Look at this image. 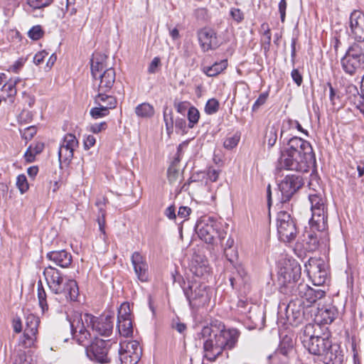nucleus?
Here are the masks:
<instances>
[{
	"mask_svg": "<svg viewBox=\"0 0 364 364\" xmlns=\"http://www.w3.org/2000/svg\"><path fill=\"white\" fill-rule=\"evenodd\" d=\"M71 333L79 344L91 338L90 330L98 335L109 336L114 327V317L110 316L95 317L89 314L75 315L70 321Z\"/></svg>",
	"mask_w": 364,
	"mask_h": 364,
	"instance_id": "obj_1",
	"label": "nucleus"
},
{
	"mask_svg": "<svg viewBox=\"0 0 364 364\" xmlns=\"http://www.w3.org/2000/svg\"><path fill=\"white\" fill-rule=\"evenodd\" d=\"M43 275L52 293L67 301H76L79 289L75 280L64 277L58 269L50 265L44 269Z\"/></svg>",
	"mask_w": 364,
	"mask_h": 364,
	"instance_id": "obj_2",
	"label": "nucleus"
},
{
	"mask_svg": "<svg viewBox=\"0 0 364 364\" xmlns=\"http://www.w3.org/2000/svg\"><path fill=\"white\" fill-rule=\"evenodd\" d=\"M107 58L106 55L97 53L93 55L91 60L92 75L100 93L109 91L115 82V70L112 68H107L105 63Z\"/></svg>",
	"mask_w": 364,
	"mask_h": 364,
	"instance_id": "obj_3",
	"label": "nucleus"
},
{
	"mask_svg": "<svg viewBox=\"0 0 364 364\" xmlns=\"http://www.w3.org/2000/svg\"><path fill=\"white\" fill-rule=\"evenodd\" d=\"M219 326V329L209 331V335L212 333L216 339L215 345L208 343L206 346L214 355L220 357L224 351L230 350L236 346L240 333L236 328H226L221 321Z\"/></svg>",
	"mask_w": 364,
	"mask_h": 364,
	"instance_id": "obj_4",
	"label": "nucleus"
},
{
	"mask_svg": "<svg viewBox=\"0 0 364 364\" xmlns=\"http://www.w3.org/2000/svg\"><path fill=\"white\" fill-rule=\"evenodd\" d=\"M299 338L304 347L315 355L322 356L332 343L328 337L315 336V325L312 323H308L302 328Z\"/></svg>",
	"mask_w": 364,
	"mask_h": 364,
	"instance_id": "obj_5",
	"label": "nucleus"
},
{
	"mask_svg": "<svg viewBox=\"0 0 364 364\" xmlns=\"http://www.w3.org/2000/svg\"><path fill=\"white\" fill-rule=\"evenodd\" d=\"M309 200L311 204V218L309 225L323 230L328 228V208L323 191L310 193Z\"/></svg>",
	"mask_w": 364,
	"mask_h": 364,
	"instance_id": "obj_6",
	"label": "nucleus"
},
{
	"mask_svg": "<svg viewBox=\"0 0 364 364\" xmlns=\"http://www.w3.org/2000/svg\"><path fill=\"white\" fill-rule=\"evenodd\" d=\"M279 279L282 287L281 290L286 294H290L297 287L301 277V267L295 260L285 261L279 271Z\"/></svg>",
	"mask_w": 364,
	"mask_h": 364,
	"instance_id": "obj_7",
	"label": "nucleus"
},
{
	"mask_svg": "<svg viewBox=\"0 0 364 364\" xmlns=\"http://www.w3.org/2000/svg\"><path fill=\"white\" fill-rule=\"evenodd\" d=\"M220 223L213 218L204 216L197 222L196 232L200 240L211 244L216 235L220 240L225 239L226 232L220 230Z\"/></svg>",
	"mask_w": 364,
	"mask_h": 364,
	"instance_id": "obj_8",
	"label": "nucleus"
},
{
	"mask_svg": "<svg viewBox=\"0 0 364 364\" xmlns=\"http://www.w3.org/2000/svg\"><path fill=\"white\" fill-rule=\"evenodd\" d=\"M362 48L361 41H355L348 47L341 58V67L346 74L353 75L358 68H364Z\"/></svg>",
	"mask_w": 364,
	"mask_h": 364,
	"instance_id": "obj_9",
	"label": "nucleus"
},
{
	"mask_svg": "<svg viewBox=\"0 0 364 364\" xmlns=\"http://www.w3.org/2000/svg\"><path fill=\"white\" fill-rule=\"evenodd\" d=\"M277 228L279 238L284 242L294 240L297 235V228L295 221L289 213L280 211L277 217Z\"/></svg>",
	"mask_w": 364,
	"mask_h": 364,
	"instance_id": "obj_10",
	"label": "nucleus"
},
{
	"mask_svg": "<svg viewBox=\"0 0 364 364\" xmlns=\"http://www.w3.org/2000/svg\"><path fill=\"white\" fill-rule=\"evenodd\" d=\"M112 343L111 340L96 338L87 348V355L90 360L97 363H109L110 358L108 354Z\"/></svg>",
	"mask_w": 364,
	"mask_h": 364,
	"instance_id": "obj_11",
	"label": "nucleus"
},
{
	"mask_svg": "<svg viewBox=\"0 0 364 364\" xmlns=\"http://www.w3.org/2000/svg\"><path fill=\"white\" fill-rule=\"evenodd\" d=\"M120 364H138L142 350L136 341H124L119 343L118 349Z\"/></svg>",
	"mask_w": 364,
	"mask_h": 364,
	"instance_id": "obj_12",
	"label": "nucleus"
},
{
	"mask_svg": "<svg viewBox=\"0 0 364 364\" xmlns=\"http://www.w3.org/2000/svg\"><path fill=\"white\" fill-rule=\"evenodd\" d=\"M305 267L314 285L322 286L328 280L326 265L323 259L311 257L305 264Z\"/></svg>",
	"mask_w": 364,
	"mask_h": 364,
	"instance_id": "obj_13",
	"label": "nucleus"
},
{
	"mask_svg": "<svg viewBox=\"0 0 364 364\" xmlns=\"http://www.w3.org/2000/svg\"><path fill=\"white\" fill-rule=\"evenodd\" d=\"M183 292L191 306H200L210 300L206 286L197 282H189L188 287L183 288Z\"/></svg>",
	"mask_w": 364,
	"mask_h": 364,
	"instance_id": "obj_14",
	"label": "nucleus"
},
{
	"mask_svg": "<svg viewBox=\"0 0 364 364\" xmlns=\"http://www.w3.org/2000/svg\"><path fill=\"white\" fill-rule=\"evenodd\" d=\"M288 145L289 146V156H299L303 159H315L313 149L309 142L300 137L291 138Z\"/></svg>",
	"mask_w": 364,
	"mask_h": 364,
	"instance_id": "obj_15",
	"label": "nucleus"
},
{
	"mask_svg": "<svg viewBox=\"0 0 364 364\" xmlns=\"http://www.w3.org/2000/svg\"><path fill=\"white\" fill-rule=\"evenodd\" d=\"M304 185L303 179L296 175H287L279 183V189L282 193V203L289 201L293 195Z\"/></svg>",
	"mask_w": 364,
	"mask_h": 364,
	"instance_id": "obj_16",
	"label": "nucleus"
},
{
	"mask_svg": "<svg viewBox=\"0 0 364 364\" xmlns=\"http://www.w3.org/2000/svg\"><path fill=\"white\" fill-rule=\"evenodd\" d=\"M220 321H212L209 325L204 326L200 333V338L203 340V360H206L208 362L213 363L215 362L218 358L219 355H214V353L209 350V349L207 348L206 345L208 343H210L213 345L215 343V338L213 336V333L210 334L209 336V331H211V330H215L219 329Z\"/></svg>",
	"mask_w": 364,
	"mask_h": 364,
	"instance_id": "obj_17",
	"label": "nucleus"
},
{
	"mask_svg": "<svg viewBox=\"0 0 364 364\" xmlns=\"http://www.w3.org/2000/svg\"><path fill=\"white\" fill-rule=\"evenodd\" d=\"M290 294L301 297L308 303V305H311L323 298L326 291L321 289H313L304 282H299Z\"/></svg>",
	"mask_w": 364,
	"mask_h": 364,
	"instance_id": "obj_18",
	"label": "nucleus"
},
{
	"mask_svg": "<svg viewBox=\"0 0 364 364\" xmlns=\"http://www.w3.org/2000/svg\"><path fill=\"white\" fill-rule=\"evenodd\" d=\"M117 326L121 336L124 337L132 336L133 326L131 319L129 305L128 303L122 304L118 310Z\"/></svg>",
	"mask_w": 364,
	"mask_h": 364,
	"instance_id": "obj_19",
	"label": "nucleus"
},
{
	"mask_svg": "<svg viewBox=\"0 0 364 364\" xmlns=\"http://www.w3.org/2000/svg\"><path fill=\"white\" fill-rule=\"evenodd\" d=\"M311 233L309 234L306 243V249L314 252L318 249L321 245H326L329 241L328 228L321 230L310 225Z\"/></svg>",
	"mask_w": 364,
	"mask_h": 364,
	"instance_id": "obj_20",
	"label": "nucleus"
},
{
	"mask_svg": "<svg viewBox=\"0 0 364 364\" xmlns=\"http://www.w3.org/2000/svg\"><path fill=\"white\" fill-rule=\"evenodd\" d=\"M200 46L203 52L215 50L219 46L216 32L210 28H204L198 32Z\"/></svg>",
	"mask_w": 364,
	"mask_h": 364,
	"instance_id": "obj_21",
	"label": "nucleus"
},
{
	"mask_svg": "<svg viewBox=\"0 0 364 364\" xmlns=\"http://www.w3.org/2000/svg\"><path fill=\"white\" fill-rule=\"evenodd\" d=\"M350 29L352 37L356 41H364V14L353 11L350 16Z\"/></svg>",
	"mask_w": 364,
	"mask_h": 364,
	"instance_id": "obj_22",
	"label": "nucleus"
},
{
	"mask_svg": "<svg viewBox=\"0 0 364 364\" xmlns=\"http://www.w3.org/2000/svg\"><path fill=\"white\" fill-rule=\"evenodd\" d=\"M131 262L138 279L142 282H147L149 265L145 257L140 252H134L131 257Z\"/></svg>",
	"mask_w": 364,
	"mask_h": 364,
	"instance_id": "obj_23",
	"label": "nucleus"
},
{
	"mask_svg": "<svg viewBox=\"0 0 364 364\" xmlns=\"http://www.w3.org/2000/svg\"><path fill=\"white\" fill-rule=\"evenodd\" d=\"M316 161H279L276 166V172L282 170L296 171L306 173L315 164Z\"/></svg>",
	"mask_w": 364,
	"mask_h": 364,
	"instance_id": "obj_24",
	"label": "nucleus"
},
{
	"mask_svg": "<svg viewBox=\"0 0 364 364\" xmlns=\"http://www.w3.org/2000/svg\"><path fill=\"white\" fill-rule=\"evenodd\" d=\"M77 145L78 141L75 135L72 134H66L58 149L59 159H71L73 158L74 151Z\"/></svg>",
	"mask_w": 364,
	"mask_h": 364,
	"instance_id": "obj_25",
	"label": "nucleus"
},
{
	"mask_svg": "<svg viewBox=\"0 0 364 364\" xmlns=\"http://www.w3.org/2000/svg\"><path fill=\"white\" fill-rule=\"evenodd\" d=\"M46 258L62 268L68 267L73 261L71 254L65 250L49 252Z\"/></svg>",
	"mask_w": 364,
	"mask_h": 364,
	"instance_id": "obj_26",
	"label": "nucleus"
},
{
	"mask_svg": "<svg viewBox=\"0 0 364 364\" xmlns=\"http://www.w3.org/2000/svg\"><path fill=\"white\" fill-rule=\"evenodd\" d=\"M323 360L326 364H341L343 361L344 355L339 345L332 343L328 347L323 355Z\"/></svg>",
	"mask_w": 364,
	"mask_h": 364,
	"instance_id": "obj_27",
	"label": "nucleus"
},
{
	"mask_svg": "<svg viewBox=\"0 0 364 364\" xmlns=\"http://www.w3.org/2000/svg\"><path fill=\"white\" fill-rule=\"evenodd\" d=\"M181 161H172L167 171V177L170 183L175 184L183 180V171L185 165Z\"/></svg>",
	"mask_w": 364,
	"mask_h": 364,
	"instance_id": "obj_28",
	"label": "nucleus"
},
{
	"mask_svg": "<svg viewBox=\"0 0 364 364\" xmlns=\"http://www.w3.org/2000/svg\"><path fill=\"white\" fill-rule=\"evenodd\" d=\"M338 311L336 306H329L325 309H318L315 320L317 323L329 324L336 318Z\"/></svg>",
	"mask_w": 364,
	"mask_h": 364,
	"instance_id": "obj_29",
	"label": "nucleus"
},
{
	"mask_svg": "<svg viewBox=\"0 0 364 364\" xmlns=\"http://www.w3.org/2000/svg\"><path fill=\"white\" fill-rule=\"evenodd\" d=\"M228 66V60H222L215 62L211 66H204L202 71L208 77H215L221 73Z\"/></svg>",
	"mask_w": 364,
	"mask_h": 364,
	"instance_id": "obj_30",
	"label": "nucleus"
},
{
	"mask_svg": "<svg viewBox=\"0 0 364 364\" xmlns=\"http://www.w3.org/2000/svg\"><path fill=\"white\" fill-rule=\"evenodd\" d=\"M294 346V341L291 337L285 336L282 338L279 348L275 352L284 354V355H287L289 358L293 352Z\"/></svg>",
	"mask_w": 364,
	"mask_h": 364,
	"instance_id": "obj_31",
	"label": "nucleus"
},
{
	"mask_svg": "<svg viewBox=\"0 0 364 364\" xmlns=\"http://www.w3.org/2000/svg\"><path fill=\"white\" fill-rule=\"evenodd\" d=\"M39 323L38 318L33 314H28L26 317V327L24 331L26 335H36Z\"/></svg>",
	"mask_w": 364,
	"mask_h": 364,
	"instance_id": "obj_32",
	"label": "nucleus"
},
{
	"mask_svg": "<svg viewBox=\"0 0 364 364\" xmlns=\"http://www.w3.org/2000/svg\"><path fill=\"white\" fill-rule=\"evenodd\" d=\"M105 93L106 92H98V95L95 98V102L98 104L101 102H103V107L109 111V109H113L116 107L117 100L114 97L107 95Z\"/></svg>",
	"mask_w": 364,
	"mask_h": 364,
	"instance_id": "obj_33",
	"label": "nucleus"
},
{
	"mask_svg": "<svg viewBox=\"0 0 364 364\" xmlns=\"http://www.w3.org/2000/svg\"><path fill=\"white\" fill-rule=\"evenodd\" d=\"M247 274L245 269L240 267L237 269V275L230 278V282L233 288L237 289L242 284L247 282Z\"/></svg>",
	"mask_w": 364,
	"mask_h": 364,
	"instance_id": "obj_34",
	"label": "nucleus"
},
{
	"mask_svg": "<svg viewBox=\"0 0 364 364\" xmlns=\"http://www.w3.org/2000/svg\"><path fill=\"white\" fill-rule=\"evenodd\" d=\"M38 304L41 309L42 313L45 314L48 311V304L46 300V293L43 287L41 281L38 282Z\"/></svg>",
	"mask_w": 364,
	"mask_h": 364,
	"instance_id": "obj_35",
	"label": "nucleus"
},
{
	"mask_svg": "<svg viewBox=\"0 0 364 364\" xmlns=\"http://www.w3.org/2000/svg\"><path fill=\"white\" fill-rule=\"evenodd\" d=\"M135 112L140 117H151L154 114V109L150 104L144 102L136 107Z\"/></svg>",
	"mask_w": 364,
	"mask_h": 364,
	"instance_id": "obj_36",
	"label": "nucleus"
},
{
	"mask_svg": "<svg viewBox=\"0 0 364 364\" xmlns=\"http://www.w3.org/2000/svg\"><path fill=\"white\" fill-rule=\"evenodd\" d=\"M261 28L264 31L261 38L262 48L265 52H267L269 50L272 39L270 29L267 23H263L261 25Z\"/></svg>",
	"mask_w": 364,
	"mask_h": 364,
	"instance_id": "obj_37",
	"label": "nucleus"
},
{
	"mask_svg": "<svg viewBox=\"0 0 364 364\" xmlns=\"http://www.w3.org/2000/svg\"><path fill=\"white\" fill-rule=\"evenodd\" d=\"M19 78H16L12 80H10L9 82H6L1 88V92L6 95V96L3 95L2 97H12L16 95V85L19 82Z\"/></svg>",
	"mask_w": 364,
	"mask_h": 364,
	"instance_id": "obj_38",
	"label": "nucleus"
},
{
	"mask_svg": "<svg viewBox=\"0 0 364 364\" xmlns=\"http://www.w3.org/2000/svg\"><path fill=\"white\" fill-rule=\"evenodd\" d=\"M187 117L188 120V128H193L200 119V112L198 109L193 106H191L188 110Z\"/></svg>",
	"mask_w": 364,
	"mask_h": 364,
	"instance_id": "obj_39",
	"label": "nucleus"
},
{
	"mask_svg": "<svg viewBox=\"0 0 364 364\" xmlns=\"http://www.w3.org/2000/svg\"><path fill=\"white\" fill-rule=\"evenodd\" d=\"M350 92H353L354 105L355 107L363 113V107H364V97L358 93L357 87L354 85L348 87Z\"/></svg>",
	"mask_w": 364,
	"mask_h": 364,
	"instance_id": "obj_40",
	"label": "nucleus"
},
{
	"mask_svg": "<svg viewBox=\"0 0 364 364\" xmlns=\"http://www.w3.org/2000/svg\"><path fill=\"white\" fill-rule=\"evenodd\" d=\"M44 148V144L42 142H37L35 144H31L25 153L26 157L34 158L36 155L42 152Z\"/></svg>",
	"mask_w": 364,
	"mask_h": 364,
	"instance_id": "obj_41",
	"label": "nucleus"
},
{
	"mask_svg": "<svg viewBox=\"0 0 364 364\" xmlns=\"http://www.w3.org/2000/svg\"><path fill=\"white\" fill-rule=\"evenodd\" d=\"M269 364H289V358L284 354L274 352L269 357Z\"/></svg>",
	"mask_w": 364,
	"mask_h": 364,
	"instance_id": "obj_42",
	"label": "nucleus"
},
{
	"mask_svg": "<svg viewBox=\"0 0 364 364\" xmlns=\"http://www.w3.org/2000/svg\"><path fill=\"white\" fill-rule=\"evenodd\" d=\"M164 119L166 127V131L168 135L173 132V119L171 110H168L167 108L164 111Z\"/></svg>",
	"mask_w": 364,
	"mask_h": 364,
	"instance_id": "obj_43",
	"label": "nucleus"
},
{
	"mask_svg": "<svg viewBox=\"0 0 364 364\" xmlns=\"http://www.w3.org/2000/svg\"><path fill=\"white\" fill-rule=\"evenodd\" d=\"M16 187L21 194L25 193L29 188V185L24 174H20L16 178Z\"/></svg>",
	"mask_w": 364,
	"mask_h": 364,
	"instance_id": "obj_44",
	"label": "nucleus"
},
{
	"mask_svg": "<svg viewBox=\"0 0 364 364\" xmlns=\"http://www.w3.org/2000/svg\"><path fill=\"white\" fill-rule=\"evenodd\" d=\"M219 102L215 98H211L208 100L205 106V112L208 114H213L219 109Z\"/></svg>",
	"mask_w": 364,
	"mask_h": 364,
	"instance_id": "obj_45",
	"label": "nucleus"
},
{
	"mask_svg": "<svg viewBox=\"0 0 364 364\" xmlns=\"http://www.w3.org/2000/svg\"><path fill=\"white\" fill-rule=\"evenodd\" d=\"M108 114L109 111L101 103L99 104V107L92 108L90 110V114L95 119L105 117Z\"/></svg>",
	"mask_w": 364,
	"mask_h": 364,
	"instance_id": "obj_46",
	"label": "nucleus"
},
{
	"mask_svg": "<svg viewBox=\"0 0 364 364\" xmlns=\"http://www.w3.org/2000/svg\"><path fill=\"white\" fill-rule=\"evenodd\" d=\"M43 31L42 27L39 25L33 26L28 32V36L30 38L34 41L39 40L43 36Z\"/></svg>",
	"mask_w": 364,
	"mask_h": 364,
	"instance_id": "obj_47",
	"label": "nucleus"
},
{
	"mask_svg": "<svg viewBox=\"0 0 364 364\" xmlns=\"http://www.w3.org/2000/svg\"><path fill=\"white\" fill-rule=\"evenodd\" d=\"M53 0H27L28 4L33 9H39L49 6Z\"/></svg>",
	"mask_w": 364,
	"mask_h": 364,
	"instance_id": "obj_48",
	"label": "nucleus"
},
{
	"mask_svg": "<svg viewBox=\"0 0 364 364\" xmlns=\"http://www.w3.org/2000/svg\"><path fill=\"white\" fill-rule=\"evenodd\" d=\"M36 340V335H26V332H23V336L20 340V345H21L23 348H31L33 346Z\"/></svg>",
	"mask_w": 364,
	"mask_h": 364,
	"instance_id": "obj_49",
	"label": "nucleus"
},
{
	"mask_svg": "<svg viewBox=\"0 0 364 364\" xmlns=\"http://www.w3.org/2000/svg\"><path fill=\"white\" fill-rule=\"evenodd\" d=\"M231 18L237 23H241L244 20L243 12L237 8H231L230 11Z\"/></svg>",
	"mask_w": 364,
	"mask_h": 364,
	"instance_id": "obj_50",
	"label": "nucleus"
},
{
	"mask_svg": "<svg viewBox=\"0 0 364 364\" xmlns=\"http://www.w3.org/2000/svg\"><path fill=\"white\" fill-rule=\"evenodd\" d=\"M240 141V136L234 135L231 137L227 138L224 141V146L226 149H232L235 147Z\"/></svg>",
	"mask_w": 364,
	"mask_h": 364,
	"instance_id": "obj_51",
	"label": "nucleus"
},
{
	"mask_svg": "<svg viewBox=\"0 0 364 364\" xmlns=\"http://www.w3.org/2000/svg\"><path fill=\"white\" fill-rule=\"evenodd\" d=\"M268 96V92H263L260 94L252 106V111H257L262 105H263L266 102Z\"/></svg>",
	"mask_w": 364,
	"mask_h": 364,
	"instance_id": "obj_52",
	"label": "nucleus"
},
{
	"mask_svg": "<svg viewBox=\"0 0 364 364\" xmlns=\"http://www.w3.org/2000/svg\"><path fill=\"white\" fill-rule=\"evenodd\" d=\"M309 187L312 191V193H316L318 191H323L321 186L318 183V181L315 175H311V179L309 183Z\"/></svg>",
	"mask_w": 364,
	"mask_h": 364,
	"instance_id": "obj_53",
	"label": "nucleus"
},
{
	"mask_svg": "<svg viewBox=\"0 0 364 364\" xmlns=\"http://www.w3.org/2000/svg\"><path fill=\"white\" fill-rule=\"evenodd\" d=\"M176 129L178 132H180L181 134L187 133V129L188 128L186 122L184 119L178 118L176 119L175 123Z\"/></svg>",
	"mask_w": 364,
	"mask_h": 364,
	"instance_id": "obj_54",
	"label": "nucleus"
},
{
	"mask_svg": "<svg viewBox=\"0 0 364 364\" xmlns=\"http://www.w3.org/2000/svg\"><path fill=\"white\" fill-rule=\"evenodd\" d=\"M161 65V60L159 57H155L150 63L148 67V73L154 74L157 72L159 67Z\"/></svg>",
	"mask_w": 364,
	"mask_h": 364,
	"instance_id": "obj_55",
	"label": "nucleus"
},
{
	"mask_svg": "<svg viewBox=\"0 0 364 364\" xmlns=\"http://www.w3.org/2000/svg\"><path fill=\"white\" fill-rule=\"evenodd\" d=\"M37 129L34 126H31L26 128L22 134L23 138L26 140H31L36 134Z\"/></svg>",
	"mask_w": 364,
	"mask_h": 364,
	"instance_id": "obj_56",
	"label": "nucleus"
},
{
	"mask_svg": "<svg viewBox=\"0 0 364 364\" xmlns=\"http://www.w3.org/2000/svg\"><path fill=\"white\" fill-rule=\"evenodd\" d=\"M326 86L329 88V100L333 105L336 104V100L339 98L337 91L333 87L331 82H327Z\"/></svg>",
	"mask_w": 364,
	"mask_h": 364,
	"instance_id": "obj_57",
	"label": "nucleus"
},
{
	"mask_svg": "<svg viewBox=\"0 0 364 364\" xmlns=\"http://www.w3.org/2000/svg\"><path fill=\"white\" fill-rule=\"evenodd\" d=\"M287 6L286 0H280L279 3V11L280 14L281 21L282 23L285 21Z\"/></svg>",
	"mask_w": 364,
	"mask_h": 364,
	"instance_id": "obj_58",
	"label": "nucleus"
},
{
	"mask_svg": "<svg viewBox=\"0 0 364 364\" xmlns=\"http://www.w3.org/2000/svg\"><path fill=\"white\" fill-rule=\"evenodd\" d=\"M48 55L47 52L45 50H42L41 52L37 53L33 57V63L36 65H39L42 62H43L44 58Z\"/></svg>",
	"mask_w": 364,
	"mask_h": 364,
	"instance_id": "obj_59",
	"label": "nucleus"
},
{
	"mask_svg": "<svg viewBox=\"0 0 364 364\" xmlns=\"http://www.w3.org/2000/svg\"><path fill=\"white\" fill-rule=\"evenodd\" d=\"M207 175L211 181L215 182L218 178L219 171L213 167H209L207 171Z\"/></svg>",
	"mask_w": 364,
	"mask_h": 364,
	"instance_id": "obj_60",
	"label": "nucleus"
},
{
	"mask_svg": "<svg viewBox=\"0 0 364 364\" xmlns=\"http://www.w3.org/2000/svg\"><path fill=\"white\" fill-rule=\"evenodd\" d=\"M189 103L187 102H180L178 103H175V107L178 112L181 114H184L186 110H188Z\"/></svg>",
	"mask_w": 364,
	"mask_h": 364,
	"instance_id": "obj_61",
	"label": "nucleus"
},
{
	"mask_svg": "<svg viewBox=\"0 0 364 364\" xmlns=\"http://www.w3.org/2000/svg\"><path fill=\"white\" fill-rule=\"evenodd\" d=\"M32 115L28 110H23L18 116V121L20 122H28L31 119Z\"/></svg>",
	"mask_w": 364,
	"mask_h": 364,
	"instance_id": "obj_62",
	"label": "nucleus"
},
{
	"mask_svg": "<svg viewBox=\"0 0 364 364\" xmlns=\"http://www.w3.org/2000/svg\"><path fill=\"white\" fill-rule=\"evenodd\" d=\"M291 77H292L293 80L294 81V82L298 86L301 85L303 79H302V76L299 73V70H296V69H294L291 71Z\"/></svg>",
	"mask_w": 364,
	"mask_h": 364,
	"instance_id": "obj_63",
	"label": "nucleus"
},
{
	"mask_svg": "<svg viewBox=\"0 0 364 364\" xmlns=\"http://www.w3.org/2000/svg\"><path fill=\"white\" fill-rule=\"evenodd\" d=\"M96 139L92 135H87L84 138V146L85 149H90L91 146H94L95 144Z\"/></svg>",
	"mask_w": 364,
	"mask_h": 364,
	"instance_id": "obj_64",
	"label": "nucleus"
}]
</instances>
